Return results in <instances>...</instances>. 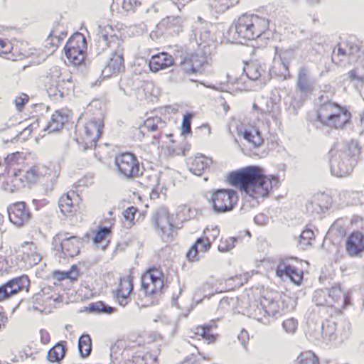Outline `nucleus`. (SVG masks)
Returning <instances> with one entry per match:
<instances>
[{"instance_id":"obj_1","label":"nucleus","mask_w":364,"mask_h":364,"mask_svg":"<svg viewBox=\"0 0 364 364\" xmlns=\"http://www.w3.org/2000/svg\"><path fill=\"white\" fill-rule=\"evenodd\" d=\"M228 181L237 187L240 191L255 200L267 198L274 188L279 187V179L268 176L257 166H249L230 172Z\"/></svg>"},{"instance_id":"obj_2","label":"nucleus","mask_w":364,"mask_h":364,"mask_svg":"<svg viewBox=\"0 0 364 364\" xmlns=\"http://www.w3.org/2000/svg\"><path fill=\"white\" fill-rule=\"evenodd\" d=\"M173 110L168 107L161 109L160 115L147 117L139 127V135L142 138H151V144L161 149H168L174 143V134L168 128L167 119H169Z\"/></svg>"},{"instance_id":"obj_3","label":"nucleus","mask_w":364,"mask_h":364,"mask_svg":"<svg viewBox=\"0 0 364 364\" xmlns=\"http://www.w3.org/2000/svg\"><path fill=\"white\" fill-rule=\"evenodd\" d=\"M60 176L58 166L50 164L48 166H33L26 171H18L16 176L10 179V190H20L26 187L41 183L43 186L53 187L58 181Z\"/></svg>"},{"instance_id":"obj_4","label":"nucleus","mask_w":364,"mask_h":364,"mask_svg":"<svg viewBox=\"0 0 364 364\" xmlns=\"http://www.w3.org/2000/svg\"><path fill=\"white\" fill-rule=\"evenodd\" d=\"M316 120L322 127L330 130L343 129L351 122L352 114L346 106L333 100L322 102L315 110Z\"/></svg>"},{"instance_id":"obj_5","label":"nucleus","mask_w":364,"mask_h":364,"mask_svg":"<svg viewBox=\"0 0 364 364\" xmlns=\"http://www.w3.org/2000/svg\"><path fill=\"white\" fill-rule=\"evenodd\" d=\"M269 20L255 14H243L232 23L235 39L238 42L247 43L256 40L269 30Z\"/></svg>"},{"instance_id":"obj_6","label":"nucleus","mask_w":364,"mask_h":364,"mask_svg":"<svg viewBox=\"0 0 364 364\" xmlns=\"http://www.w3.org/2000/svg\"><path fill=\"white\" fill-rule=\"evenodd\" d=\"M104 121L100 112L96 114L87 113L77 123L75 139L84 149L95 148L101 137Z\"/></svg>"},{"instance_id":"obj_7","label":"nucleus","mask_w":364,"mask_h":364,"mask_svg":"<svg viewBox=\"0 0 364 364\" xmlns=\"http://www.w3.org/2000/svg\"><path fill=\"white\" fill-rule=\"evenodd\" d=\"M110 356L117 364H159L157 355L138 350L123 340L112 345Z\"/></svg>"},{"instance_id":"obj_8","label":"nucleus","mask_w":364,"mask_h":364,"mask_svg":"<svg viewBox=\"0 0 364 364\" xmlns=\"http://www.w3.org/2000/svg\"><path fill=\"white\" fill-rule=\"evenodd\" d=\"M44 87L50 99L58 100L70 95L75 83L70 71L53 67L45 77Z\"/></svg>"},{"instance_id":"obj_9","label":"nucleus","mask_w":364,"mask_h":364,"mask_svg":"<svg viewBox=\"0 0 364 364\" xmlns=\"http://www.w3.org/2000/svg\"><path fill=\"white\" fill-rule=\"evenodd\" d=\"M363 54L364 41H361L354 36H349L341 38L333 50L331 60L334 64L341 65L348 58H359Z\"/></svg>"},{"instance_id":"obj_10","label":"nucleus","mask_w":364,"mask_h":364,"mask_svg":"<svg viewBox=\"0 0 364 364\" xmlns=\"http://www.w3.org/2000/svg\"><path fill=\"white\" fill-rule=\"evenodd\" d=\"M165 287V274L160 266H151L141 274L140 289L144 296L154 299L161 295Z\"/></svg>"},{"instance_id":"obj_11","label":"nucleus","mask_w":364,"mask_h":364,"mask_svg":"<svg viewBox=\"0 0 364 364\" xmlns=\"http://www.w3.org/2000/svg\"><path fill=\"white\" fill-rule=\"evenodd\" d=\"M114 164L117 174L126 180H135L142 176L141 163L137 156L130 151L117 154Z\"/></svg>"},{"instance_id":"obj_12","label":"nucleus","mask_w":364,"mask_h":364,"mask_svg":"<svg viewBox=\"0 0 364 364\" xmlns=\"http://www.w3.org/2000/svg\"><path fill=\"white\" fill-rule=\"evenodd\" d=\"M52 244L64 257H75L80 255L84 247L85 240L76 235L68 236V232H58L53 236Z\"/></svg>"},{"instance_id":"obj_13","label":"nucleus","mask_w":364,"mask_h":364,"mask_svg":"<svg viewBox=\"0 0 364 364\" xmlns=\"http://www.w3.org/2000/svg\"><path fill=\"white\" fill-rule=\"evenodd\" d=\"M326 294L322 291H316L314 299L318 306L346 308L349 304L350 296L348 291L342 289L340 285L333 286L328 289L329 300H325Z\"/></svg>"},{"instance_id":"obj_14","label":"nucleus","mask_w":364,"mask_h":364,"mask_svg":"<svg viewBox=\"0 0 364 364\" xmlns=\"http://www.w3.org/2000/svg\"><path fill=\"white\" fill-rule=\"evenodd\" d=\"M237 201V192L226 188L213 191L209 199L213 210L218 213H224L232 210Z\"/></svg>"},{"instance_id":"obj_15","label":"nucleus","mask_w":364,"mask_h":364,"mask_svg":"<svg viewBox=\"0 0 364 364\" xmlns=\"http://www.w3.org/2000/svg\"><path fill=\"white\" fill-rule=\"evenodd\" d=\"M4 164L6 165V170L8 173L7 175H0V187L6 191L14 193L18 190H10L7 187H9V181L14 176H16L18 171H26L28 169H24L23 166L26 164V159L23 154L19 152L12 153L4 159Z\"/></svg>"},{"instance_id":"obj_16","label":"nucleus","mask_w":364,"mask_h":364,"mask_svg":"<svg viewBox=\"0 0 364 364\" xmlns=\"http://www.w3.org/2000/svg\"><path fill=\"white\" fill-rule=\"evenodd\" d=\"M276 275L283 279L289 278L294 284L300 285L304 278L302 262L297 259H286L280 261L275 269Z\"/></svg>"},{"instance_id":"obj_17","label":"nucleus","mask_w":364,"mask_h":364,"mask_svg":"<svg viewBox=\"0 0 364 364\" xmlns=\"http://www.w3.org/2000/svg\"><path fill=\"white\" fill-rule=\"evenodd\" d=\"M85 49V38L80 33L73 34L64 47L66 58L73 65H79L84 61Z\"/></svg>"},{"instance_id":"obj_18","label":"nucleus","mask_w":364,"mask_h":364,"mask_svg":"<svg viewBox=\"0 0 364 364\" xmlns=\"http://www.w3.org/2000/svg\"><path fill=\"white\" fill-rule=\"evenodd\" d=\"M30 279L26 275H21L7 280L0 285V301H4L20 294L28 292Z\"/></svg>"},{"instance_id":"obj_19","label":"nucleus","mask_w":364,"mask_h":364,"mask_svg":"<svg viewBox=\"0 0 364 364\" xmlns=\"http://www.w3.org/2000/svg\"><path fill=\"white\" fill-rule=\"evenodd\" d=\"M152 224L159 234L168 237H173L177 228L168 211L165 208L156 210L152 216Z\"/></svg>"},{"instance_id":"obj_20","label":"nucleus","mask_w":364,"mask_h":364,"mask_svg":"<svg viewBox=\"0 0 364 364\" xmlns=\"http://www.w3.org/2000/svg\"><path fill=\"white\" fill-rule=\"evenodd\" d=\"M285 298L277 299L270 292L264 293L260 297V306L264 317H277L284 314Z\"/></svg>"},{"instance_id":"obj_21","label":"nucleus","mask_w":364,"mask_h":364,"mask_svg":"<svg viewBox=\"0 0 364 364\" xmlns=\"http://www.w3.org/2000/svg\"><path fill=\"white\" fill-rule=\"evenodd\" d=\"M11 255L14 256L16 261L23 262L28 265L35 264L41 260L37 247L32 242H25L15 247Z\"/></svg>"},{"instance_id":"obj_22","label":"nucleus","mask_w":364,"mask_h":364,"mask_svg":"<svg viewBox=\"0 0 364 364\" xmlns=\"http://www.w3.org/2000/svg\"><path fill=\"white\" fill-rule=\"evenodd\" d=\"M82 204L80 195L74 190H70L59 200L60 209L65 216L75 215L81 209Z\"/></svg>"},{"instance_id":"obj_23","label":"nucleus","mask_w":364,"mask_h":364,"mask_svg":"<svg viewBox=\"0 0 364 364\" xmlns=\"http://www.w3.org/2000/svg\"><path fill=\"white\" fill-rule=\"evenodd\" d=\"M73 112L68 108H61L55 110L51 115V117L46 127L42 128V131L49 133L58 132L63 129L72 119Z\"/></svg>"},{"instance_id":"obj_24","label":"nucleus","mask_w":364,"mask_h":364,"mask_svg":"<svg viewBox=\"0 0 364 364\" xmlns=\"http://www.w3.org/2000/svg\"><path fill=\"white\" fill-rule=\"evenodd\" d=\"M217 325L214 321H210L208 323L197 325L190 330V337L196 340H203L208 344L215 343L218 338V334L215 332Z\"/></svg>"},{"instance_id":"obj_25","label":"nucleus","mask_w":364,"mask_h":364,"mask_svg":"<svg viewBox=\"0 0 364 364\" xmlns=\"http://www.w3.org/2000/svg\"><path fill=\"white\" fill-rule=\"evenodd\" d=\"M345 250L349 257H362L364 254V233L359 230L351 232L346 239Z\"/></svg>"},{"instance_id":"obj_26","label":"nucleus","mask_w":364,"mask_h":364,"mask_svg":"<svg viewBox=\"0 0 364 364\" xmlns=\"http://www.w3.org/2000/svg\"><path fill=\"white\" fill-rule=\"evenodd\" d=\"M9 218L16 226H23L31 218V213L25 202L19 201L11 204L8 208Z\"/></svg>"},{"instance_id":"obj_27","label":"nucleus","mask_w":364,"mask_h":364,"mask_svg":"<svg viewBox=\"0 0 364 364\" xmlns=\"http://www.w3.org/2000/svg\"><path fill=\"white\" fill-rule=\"evenodd\" d=\"M174 65L173 56L168 52L162 51L154 54L148 61L151 73H157L172 67Z\"/></svg>"},{"instance_id":"obj_28","label":"nucleus","mask_w":364,"mask_h":364,"mask_svg":"<svg viewBox=\"0 0 364 364\" xmlns=\"http://www.w3.org/2000/svg\"><path fill=\"white\" fill-rule=\"evenodd\" d=\"M213 164L210 157L202 154H197L188 159L187 166L189 171L196 176H201L210 171Z\"/></svg>"},{"instance_id":"obj_29","label":"nucleus","mask_w":364,"mask_h":364,"mask_svg":"<svg viewBox=\"0 0 364 364\" xmlns=\"http://www.w3.org/2000/svg\"><path fill=\"white\" fill-rule=\"evenodd\" d=\"M124 59L122 53L116 51L112 53L106 65L102 74L105 77L116 76L124 70Z\"/></svg>"},{"instance_id":"obj_30","label":"nucleus","mask_w":364,"mask_h":364,"mask_svg":"<svg viewBox=\"0 0 364 364\" xmlns=\"http://www.w3.org/2000/svg\"><path fill=\"white\" fill-rule=\"evenodd\" d=\"M133 278L131 275L120 279L117 289L114 291V298L122 306L128 303V299L133 291Z\"/></svg>"},{"instance_id":"obj_31","label":"nucleus","mask_w":364,"mask_h":364,"mask_svg":"<svg viewBox=\"0 0 364 364\" xmlns=\"http://www.w3.org/2000/svg\"><path fill=\"white\" fill-rule=\"evenodd\" d=\"M10 49L8 52L7 58L13 60H22L27 58L33 54V48L31 45L23 41H16L14 43L10 42Z\"/></svg>"},{"instance_id":"obj_32","label":"nucleus","mask_w":364,"mask_h":364,"mask_svg":"<svg viewBox=\"0 0 364 364\" xmlns=\"http://www.w3.org/2000/svg\"><path fill=\"white\" fill-rule=\"evenodd\" d=\"M203 63L198 55H192L184 58L178 65L179 72L183 75H196L200 72Z\"/></svg>"},{"instance_id":"obj_33","label":"nucleus","mask_w":364,"mask_h":364,"mask_svg":"<svg viewBox=\"0 0 364 364\" xmlns=\"http://www.w3.org/2000/svg\"><path fill=\"white\" fill-rule=\"evenodd\" d=\"M331 206V198L326 194H318L306 205V208L311 213H321Z\"/></svg>"},{"instance_id":"obj_34","label":"nucleus","mask_w":364,"mask_h":364,"mask_svg":"<svg viewBox=\"0 0 364 364\" xmlns=\"http://www.w3.org/2000/svg\"><path fill=\"white\" fill-rule=\"evenodd\" d=\"M266 65L258 60H250L245 63L243 71L251 80H259L266 72Z\"/></svg>"},{"instance_id":"obj_35","label":"nucleus","mask_w":364,"mask_h":364,"mask_svg":"<svg viewBox=\"0 0 364 364\" xmlns=\"http://www.w3.org/2000/svg\"><path fill=\"white\" fill-rule=\"evenodd\" d=\"M238 134L242 136L253 147H259L263 143L260 132L255 126H248L239 130Z\"/></svg>"},{"instance_id":"obj_36","label":"nucleus","mask_w":364,"mask_h":364,"mask_svg":"<svg viewBox=\"0 0 364 364\" xmlns=\"http://www.w3.org/2000/svg\"><path fill=\"white\" fill-rule=\"evenodd\" d=\"M113 31L114 30L111 26L100 27V31L95 39V45L99 50L103 51L109 46V43L114 38Z\"/></svg>"},{"instance_id":"obj_37","label":"nucleus","mask_w":364,"mask_h":364,"mask_svg":"<svg viewBox=\"0 0 364 364\" xmlns=\"http://www.w3.org/2000/svg\"><path fill=\"white\" fill-rule=\"evenodd\" d=\"M193 216L194 210L190 205L186 204L178 205L175 213L172 215L177 229L179 228L184 222L192 219Z\"/></svg>"},{"instance_id":"obj_38","label":"nucleus","mask_w":364,"mask_h":364,"mask_svg":"<svg viewBox=\"0 0 364 364\" xmlns=\"http://www.w3.org/2000/svg\"><path fill=\"white\" fill-rule=\"evenodd\" d=\"M67 342L61 341L53 346L47 353V359L50 363H60L65 356Z\"/></svg>"},{"instance_id":"obj_39","label":"nucleus","mask_w":364,"mask_h":364,"mask_svg":"<svg viewBox=\"0 0 364 364\" xmlns=\"http://www.w3.org/2000/svg\"><path fill=\"white\" fill-rule=\"evenodd\" d=\"M115 220L114 218L109 220V226L108 227H99L95 232L93 237V242L95 245H99L103 242H109L112 227L114 224Z\"/></svg>"},{"instance_id":"obj_40","label":"nucleus","mask_w":364,"mask_h":364,"mask_svg":"<svg viewBox=\"0 0 364 364\" xmlns=\"http://www.w3.org/2000/svg\"><path fill=\"white\" fill-rule=\"evenodd\" d=\"M235 0H208V6L216 14L225 12L236 4Z\"/></svg>"},{"instance_id":"obj_41","label":"nucleus","mask_w":364,"mask_h":364,"mask_svg":"<svg viewBox=\"0 0 364 364\" xmlns=\"http://www.w3.org/2000/svg\"><path fill=\"white\" fill-rule=\"evenodd\" d=\"M346 159V157H343L340 161H336L332 164L331 172L334 176L345 177L350 173L352 168L350 166L346 164L345 161Z\"/></svg>"},{"instance_id":"obj_42","label":"nucleus","mask_w":364,"mask_h":364,"mask_svg":"<svg viewBox=\"0 0 364 364\" xmlns=\"http://www.w3.org/2000/svg\"><path fill=\"white\" fill-rule=\"evenodd\" d=\"M78 349L82 358L88 357L92 352V342L89 334H82L78 341Z\"/></svg>"},{"instance_id":"obj_43","label":"nucleus","mask_w":364,"mask_h":364,"mask_svg":"<svg viewBox=\"0 0 364 364\" xmlns=\"http://www.w3.org/2000/svg\"><path fill=\"white\" fill-rule=\"evenodd\" d=\"M79 275V270L76 265H73L70 269L66 272L55 271L53 272V277L58 281L68 279L70 282H75L77 280Z\"/></svg>"},{"instance_id":"obj_44","label":"nucleus","mask_w":364,"mask_h":364,"mask_svg":"<svg viewBox=\"0 0 364 364\" xmlns=\"http://www.w3.org/2000/svg\"><path fill=\"white\" fill-rule=\"evenodd\" d=\"M348 77L350 82L356 85H364V64H358L348 73Z\"/></svg>"},{"instance_id":"obj_45","label":"nucleus","mask_w":364,"mask_h":364,"mask_svg":"<svg viewBox=\"0 0 364 364\" xmlns=\"http://www.w3.org/2000/svg\"><path fill=\"white\" fill-rule=\"evenodd\" d=\"M294 364H320V361L314 353L309 350L301 353Z\"/></svg>"},{"instance_id":"obj_46","label":"nucleus","mask_w":364,"mask_h":364,"mask_svg":"<svg viewBox=\"0 0 364 364\" xmlns=\"http://www.w3.org/2000/svg\"><path fill=\"white\" fill-rule=\"evenodd\" d=\"M61 42L62 39L52 31L44 42V47L47 49V53H53L60 46Z\"/></svg>"},{"instance_id":"obj_47","label":"nucleus","mask_w":364,"mask_h":364,"mask_svg":"<svg viewBox=\"0 0 364 364\" xmlns=\"http://www.w3.org/2000/svg\"><path fill=\"white\" fill-rule=\"evenodd\" d=\"M43 132L42 129H40L39 122L35 121L33 123L31 124L29 126L26 127L21 132V134L25 135L26 137L29 136H35L36 138L43 137L45 134H41Z\"/></svg>"},{"instance_id":"obj_48","label":"nucleus","mask_w":364,"mask_h":364,"mask_svg":"<svg viewBox=\"0 0 364 364\" xmlns=\"http://www.w3.org/2000/svg\"><path fill=\"white\" fill-rule=\"evenodd\" d=\"M314 239L315 235L314 231L311 229L306 228L304 229L300 234L299 242L301 247L304 249L311 245Z\"/></svg>"},{"instance_id":"obj_49","label":"nucleus","mask_w":364,"mask_h":364,"mask_svg":"<svg viewBox=\"0 0 364 364\" xmlns=\"http://www.w3.org/2000/svg\"><path fill=\"white\" fill-rule=\"evenodd\" d=\"M13 258L11 255L4 257L0 255V277L8 275L12 272Z\"/></svg>"},{"instance_id":"obj_50","label":"nucleus","mask_w":364,"mask_h":364,"mask_svg":"<svg viewBox=\"0 0 364 364\" xmlns=\"http://www.w3.org/2000/svg\"><path fill=\"white\" fill-rule=\"evenodd\" d=\"M90 309L93 311L107 314H111L116 311L114 307L109 306L101 301L91 303L90 304Z\"/></svg>"},{"instance_id":"obj_51","label":"nucleus","mask_w":364,"mask_h":364,"mask_svg":"<svg viewBox=\"0 0 364 364\" xmlns=\"http://www.w3.org/2000/svg\"><path fill=\"white\" fill-rule=\"evenodd\" d=\"M296 86L301 92H306L309 88V82L305 68H301L298 73Z\"/></svg>"},{"instance_id":"obj_52","label":"nucleus","mask_w":364,"mask_h":364,"mask_svg":"<svg viewBox=\"0 0 364 364\" xmlns=\"http://www.w3.org/2000/svg\"><path fill=\"white\" fill-rule=\"evenodd\" d=\"M236 239L233 237H223L219 242L218 249L220 252H226L235 247Z\"/></svg>"},{"instance_id":"obj_53","label":"nucleus","mask_w":364,"mask_h":364,"mask_svg":"<svg viewBox=\"0 0 364 364\" xmlns=\"http://www.w3.org/2000/svg\"><path fill=\"white\" fill-rule=\"evenodd\" d=\"M336 324L335 322L326 321L322 325V335L323 338L331 339L336 337Z\"/></svg>"},{"instance_id":"obj_54","label":"nucleus","mask_w":364,"mask_h":364,"mask_svg":"<svg viewBox=\"0 0 364 364\" xmlns=\"http://www.w3.org/2000/svg\"><path fill=\"white\" fill-rule=\"evenodd\" d=\"M139 212L137 208L134 206L128 207L123 213L125 223L129 227H132L135 224L136 214Z\"/></svg>"},{"instance_id":"obj_55","label":"nucleus","mask_w":364,"mask_h":364,"mask_svg":"<svg viewBox=\"0 0 364 364\" xmlns=\"http://www.w3.org/2000/svg\"><path fill=\"white\" fill-rule=\"evenodd\" d=\"M220 232V228L217 226L207 228L204 230L202 236L212 244L219 237Z\"/></svg>"},{"instance_id":"obj_56","label":"nucleus","mask_w":364,"mask_h":364,"mask_svg":"<svg viewBox=\"0 0 364 364\" xmlns=\"http://www.w3.org/2000/svg\"><path fill=\"white\" fill-rule=\"evenodd\" d=\"M193 114L188 113L183 116L181 124V134L186 136L191 133V119Z\"/></svg>"},{"instance_id":"obj_57","label":"nucleus","mask_w":364,"mask_h":364,"mask_svg":"<svg viewBox=\"0 0 364 364\" xmlns=\"http://www.w3.org/2000/svg\"><path fill=\"white\" fill-rule=\"evenodd\" d=\"M196 133L200 139L209 138L212 134L211 127L208 124H203L196 128Z\"/></svg>"},{"instance_id":"obj_58","label":"nucleus","mask_w":364,"mask_h":364,"mask_svg":"<svg viewBox=\"0 0 364 364\" xmlns=\"http://www.w3.org/2000/svg\"><path fill=\"white\" fill-rule=\"evenodd\" d=\"M298 322L296 319L291 318L284 320L282 323V327L284 331L289 333H293L296 331Z\"/></svg>"},{"instance_id":"obj_59","label":"nucleus","mask_w":364,"mask_h":364,"mask_svg":"<svg viewBox=\"0 0 364 364\" xmlns=\"http://www.w3.org/2000/svg\"><path fill=\"white\" fill-rule=\"evenodd\" d=\"M30 118L35 119L36 121L39 122L40 117L43 115L44 107L41 104H36L30 108Z\"/></svg>"},{"instance_id":"obj_60","label":"nucleus","mask_w":364,"mask_h":364,"mask_svg":"<svg viewBox=\"0 0 364 364\" xmlns=\"http://www.w3.org/2000/svg\"><path fill=\"white\" fill-rule=\"evenodd\" d=\"M250 278V274L248 272H243L235 275L234 277L229 279L230 281H234L236 282V285L238 287L242 286L247 283Z\"/></svg>"},{"instance_id":"obj_61","label":"nucleus","mask_w":364,"mask_h":364,"mask_svg":"<svg viewBox=\"0 0 364 364\" xmlns=\"http://www.w3.org/2000/svg\"><path fill=\"white\" fill-rule=\"evenodd\" d=\"M28 95L25 93H21L16 97L14 102L15 104L16 109L18 111H21L24 105L28 102Z\"/></svg>"},{"instance_id":"obj_62","label":"nucleus","mask_w":364,"mask_h":364,"mask_svg":"<svg viewBox=\"0 0 364 364\" xmlns=\"http://www.w3.org/2000/svg\"><path fill=\"white\" fill-rule=\"evenodd\" d=\"M195 244L197 245L199 252H201L209 251L212 245V244L203 236L198 238Z\"/></svg>"},{"instance_id":"obj_63","label":"nucleus","mask_w":364,"mask_h":364,"mask_svg":"<svg viewBox=\"0 0 364 364\" xmlns=\"http://www.w3.org/2000/svg\"><path fill=\"white\" fill-rule=\"evenodd\" d=\"M141 4V0H123L122 8L127 11H134Z\"/></svg>"},{"instance_id":"obj_64","label":"nucleus","mask_w":364,"mask_h":364,"mask_svg":"<svg viewBox=\"0 0 364 364\" xmlns=\"http://www.w3.org/2000/svg\"><path fill=\"white\" fill-rule=\"evenodd\" d=\"M198 247H197V245L194 243L188 251L186 253V258L189 262H195L199 260V255H198Z\"/></svg>"}]
</instances>
